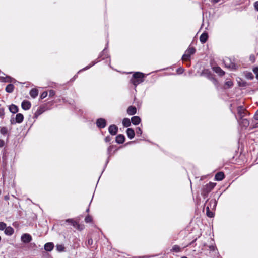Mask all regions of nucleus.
Here are the masks:
<instances>
[{
  "mask_svg": "<svg viewBox=\"0 0 258 258\" xmlns=\"http://www.w3.org/2000/svg\"><path fill=\"white\" fill-rule=\"evenodd\" d=\"M144 77L145 76L143 73L139 72H136L133 74L131 79L130 82L132 83L136 88L138 85L144 81Z\"/></svg>",
  "mask_w": 258,
  "mask_h": 258,
  "instance_id": "f257e3e1",
  "label": "nucleus"
},
{
  "mask_svg": "<svg viewBox=\"0 0 258 258\" xmlns=\"http://www.w3.org/2000/svg\"><path fill=\"white\" fill-rule=\"evenodd\" d=\"M216 184L213 182H209L203 187L202 195L204 198L207 197L208 194L214 188Z\"/></svg>",
  "mask_w": 258,
  "mask_h": 258,
  "instance_id": "f03ea898",
  "label": "nucleus"
},
{
  "mask_svg": "<svg viewBox=\"0 0 258 258\" xmlns=\"http://www.w3.org/2000/svg\"><path fill=\"white\" fill-rule=\"evenodd\" d=\"M196 52V49L194 47L189 48L182 56L183 60H188L190 59V56L194 54Z\"/></svg>",
  "mask_w": 258,
  "mask_h": 258,
  "instance_id": "7ed1b4c3",
  "label": "nucleus"
},
{
  "mask_svg": "<svg viewBox=\"0 0 258 258\" xmlns=\"http://www.w3.org/2000/svg\"><path fill=\"white\" fill-rule=\"evenodd\" d=\"M223 62L225 67L231 70H236L237 68L236 64L234 63L231 62V60L228 58H225L223 60Z\"/></svg>",
  "mask_w": 258,
  "mask_h": 258,
  "instance_id": "20e7f679",
  "label": "nucleus"
},
{
  "mask_svg": "<svg viewBox=\"0 0 258 258\" xmlns=\"http://www.w3.org/2000/svg\"><path fill=\"white\" fill-rule=\"evenodd\" d=\"M217 204V202L215 199L207 200L205 204V206H206V207H208L209 209L214 210L216 207Z\"/></svg>",
  "mask_w": 258,
  "mask_h": 258,
  "instance_id": "39448f33",
  "label": "nucleus"
},
{
  "mask_svg": "<svg viewBox=\"0 0 258 258\" xmlns=\"http://www.w3.org/2000/svg\"><path fill=\"white\" fill-rule=\"evenodd\" d=\"M24 119L23 115L21 113H18L16 115L15 119H11L10 121L11 124H15L16 123H20L22 122Z\"/></svg>",
  "mask_w": 258,
  "mask_h": 258,
  "instance_id": "423d86ee",
  "label": "nucleus"
},
{
  "mask_svg": "<svg viewBox=\"0 0 258 258\" xmlns=\"http://www.w3.org/2000/svg\"><path fill=\"white\" fill-rule=\"evenodd\" d=\"M201 75L205 76L209 79H212L214 82H217V80L213 77L211 72L208 69L204 70L201 73Z\"/></svg>",
  "mask_w": 258,
  "mask_h": 258,
  "instance_id": "0eeeda50",
  "label": "nucleus"
},
{
  "mask_svg": "<svg viewBox=\"0 0 258 258\" xmlns=\"http://www.w3.org/2000/svg\"><path fill=\"white\" fill-rule=\"evenodd\" d=\"M96 125L100 128H104L106 125V120L103 118H99L96 121Z\"/></svg>",
  "mask_w": 258,
  "mask_h": 258,
  "instance_id": "6e6552de",
  "label": "nucleus"
},
{
  "mask_svg": "<svg viewBox=\"0 0 258 258\" xmlns=\"http://www.w3.org/2000/svg\"><path fill=\"white\" fill-rule=\"evenodd\" d=\"M31 236L29 234H24L21 236V240L25 243H28L32 240Z\"/></svg>",
  "mask_w": 258,
  "mask_h": 258,
  "instance_id": "1a4fd4ad",
  "label": "nucleus"
},
{
  "mask_svg": "<svg viewBox=\"0 0 258 258\" xmlns=\"http://www.w3.org/2000/svg\"><path fill=\"white\" fill-rule=\"evenodd\" d=\"M237 111L239 118H243L246 113L245 108L242 106H238L237 108Z\"/></svg>",
  "mask_w": 258,
  "mask_h": 258,
  "instance_id": "9d476101",
  "label": "nucleus"
},
{
  "mask_svg": "<svg viewBox=\"0 0 258 258\" xmlns=\"http://www.w3.org/2000/svg\"><path fill=\"white\" fill-rule=\"evenodd\" d=\"M31 104L30 102L26 100L23 101L21 104L22 108L25 110H27L29 109L31 107Z\"/></svg>",
  "mask_w": 258,
  "mask_h": 258,
  "instance_id": "9b49d317",
  "label": "nucleus"
},
{
  "mask_svg": "<svg viewBox=\"0 0 258 258\" xmlns=\"http://www.w3.org/2000/svg\"><path fill=\"white\" fill-rule=\"evenodd\" d=\"M109 133L112 135H115L118 131V127L115 125H111L108 128Z\"/></svg>",
  "mask_w": 258,
  "mask_h": 258,
  "instance_id": "f8f14e48",
  "label": "nucleus"
},
{
  "mask_svg": "<svg viewBox=\"0 0 258 258\" xmlns=\"http://www.w3.org/2000/svg\"><path fill=\"white\" fill-rule=\"evenodd\" d=\"M213 70L218 74L219 75L222 76L225 74V72L223 71L221 68L219 67H213Z\"/></svg>",
  "mask_w": 258,
  "mask_h": 258,
  "instance_id": "ddd939ff",
  "label": "nucleus"
},
{
  "mask_svg": "<svg viewBox=\"0 0 258 258\" xmlns=\"http://www.w3.org/2000/svg\"><path fill=\"white\" fill-rule=\"evenodd\" d=\"M137 109L135 106H130L127 109V113L130 115H133L136 113Z\"/></svg>",
  "mask_w": 258,
  "mask_h": 258,
  "instance_id": "4468645a",
  "label": "nucleus"
},
{
  "mask_svg": "<svg viewBox=\"0 0 258 258\" xmlns=\"http://www.w3.org/2000/svg\"><path fill=\"white\" fill-rule=\"evenodd\" d=\"M125 141V137L122 134L118 135L116 137V142L118 144H122Z\"/></svg>",
  "mask_w": 258,
  "mask_h": 258,
  "instance_id": "2eb2a0df",
  "label": "nucleus"
},
{
  "mask_svg": "<svg viewBox=\"0 0 258 258\" xmlns=\"http://www.w3.org/2000/svg\"><path fill=\"white\" fill-rule=\"evenodd\" d=\"M225 175L223 172H219L216 174L215 179L216 181H221L224 178Z\"/></svg>",
  "mask_w": 258,
  "mask_h": 258,
  "instance_id": "dca6fc26",
  "label": "nucleus"
},
{
  "mask_svg": "<svg viewBox=\"0 0 258 258\" xmlns=\"http://www.w3.org/2000/svg\"><path fill=\"white\" fill-rule=\"evenodd\" d=\"M240 120H239V123L243 125L244 127H247L249 124V122L247 119L239 118Z\"/></svg>",
  "mask_w": 258,
  "mask_h": 258,
  "instance_id": "f3484780",
  "label": "nucleus"
},
{
  "mask_svg": "<svg viewBox=\"0 0 258 258\" xmlns=\"http://www.w3.org/2000/svg\"><path fill=\"white\" fill-rule=\"evenodd\" d=\"M131 121L133 124L137 125L140 123L141 119L139 116H135L131 118Z\"/></svg>",
  "mask_w": 258,
  "mask_h": 258,
  "instance_id": "a211bd4d",
  "label": "nucleus"
},
{
  "mask_svg": "<svg viewBox=\"0 0 258 258\" xmlns=\"http://www.w3.org/2000/svg\"><path fill=\"white\" fill-rule=\"evenodd\" d=\"M54 247V244L52 242H48L44 245V249L47 251H51Z\"/></svg>",
  "mask_w": 258,
  "mask_h": 258,
  "instance_id": "6ab92c4d",
  "label": "nucleus"
},
{
  "mask_svg": "<svg viewBox=\"0 0 258 258\" xmlns=\"http://www.w3.org/2000/svg\"><path fill=\"white\" fill-rule=\"evenodd\" d=\"M208 34L207 33H202L200 37V40L202 43H205L208 39Z\"/></svg>",
  "mask_w": 258,
  "mask_h": 258,
  "instance_id": "aec40b11",
  "label": "nucleus"
},
{
  "mask_svg": "<svg viewBox=\"0 0 258 258\" xmlns=\"http://www.w3.org/2000/svg\"><path fill=\"white\" fill-rule=\"evenodd\" d=\"M126 134L129 139H132L135 136V131L132 128H128L126 130Z\"/></svg>",
  "mask_w": 258,
  "mask_h": 258,
  "instance_id": "412c9836",
  "label": "nucleus"
},
{
  "mask_svg": "<svg viewBox=\"0 0 258 258\" xmlns=\"http://www.w3.org/2000/svg\"><path fill=\"white\" fill-rule=\"evenodd\" d=\"M14 233V229L10 226L6 227L5 229V233L9 236L12 235Z\"/></svg>",
  "mask_w": 258,
  "mask_h": 258,
  "instance_id": "4be33fe9",
  "label": "nucleus"
},
{
  "mask_svg": "<svg viewBox=\"0 0 258 258\" xmlns=\"http://www.w3.org/2000/svg\"><path fill=\"white\" fill-rule=\"evenodd\" d=\"M29 94H30V95L33 98H35L38 96V91L37 89H36L35 88H33L30 90Z\"/></svg>",
  "mask_w": 258,
  "mask_h": 258,
  "instance_id": "5701e85b",
  "label": "nucleus"
},
{
  "mask_svg": "<svg viewBox=\"0 0 258 258\" xmlns=\"http://www.w3.org/2000/svg\"><path fill=\"white\" fill-rule=\"evenodd\" d=\"M9 110L12 113H16L18 111V108L16 105L12 104L9 106Z\"/></svg>",
  "mask_w": 258,
  "mask_h": 258,
  "instance_id": "b1692460",
  "label": "nucleus"
},
{
  "mask_svg": "<svg viewBox=\"0 0 258 258\" xmlns=\"http://www.w3.org/2000/svg\"><path fill=\"white\" fill-rule=\"evenodd\" d=\"M14 88V85L9 84L6 86L5 90L7 92L10 93L13 92Z\"/></svg>",
  "mask_w": 258,
  "mask_h": 258,
  "instance_id": "393cba45",
  "label": "nucleus"
},
{
  "mask_svg": "<svg viewBox=\"0 0 258 258\" xmlns=\"http://www.w3.org/2000/svg\"><path fill=\"white\" fill-rule=\"evenodd\" d=\"M131 121L128 118H125L122 120V124L124 127H128L131 126Z\"/></svg>",
  "mask_w": 258,
  "mask_h": 258,
  "instance_id": "a878e982",
  "label": "nucleus"
},
{
  "mask_svg": "<svg viewBox=\"0 0 258 258\" xmlns=\"http://www.w3.org/2000/svg\"><path fill=\"white\" fill-rule=\"evenodd\" d=\"M108 56V54L107 52L106 48H105L100 54L99 57L101 58L102 59L107 58Z\"/></svg>",
  "mask_w": 258,
  "mask_h": 258,
  "instance_id": "bb28decb",
  "label": "nucleus"
},
{
  "mask_svg": "<svg viewBox=\"0 0 258 258\" xmlns=\"http://www.w3.org/2000/svg\"><path fill=\"white\" fill-rule=\"evenodd\" d=\"M206 215L208 217L212 218L214 216V213L213 212V210L209 209L208 207H206Z\"/></svg>",
  "mask_w": 258,
  "mask_h": 258,
  "instance_id": "cd10ccee",
  "label": "nucleus"
},
{
  "mask_svg": "<svg viewBox=\"0 0 258 258\" xmlns=\"http://www.w3.org/2000/svg\"><path fill=\"white\" fill-rule=\"evenodd\" d=\"M44 112V108H42V107H40L35 112V116L36 117H37L38 116L40 115Z\"/></svg>",
  "mask_w": 258,
  "mask_h": 258,
  "instance_id": "c85d7f7f",
  "label": "nucleus"
},
{
  "mask_svg": "<svg viewBox=\"0 0 258 258\" xmlns=\"http://www.w3.org/2000/svg\"><path fill=\"white\" fill-rule=\"evenodd\" d=\"M66 222L71 223V225L75 228H76V225H77L78 223L77 221L74 220L73 219H68L66 220Z\"/></svg>",
  "mask_w": 258,
  "mask_h": 258,
  "instance_id": "c756f323",
  "label": "nucleus"
},
{
  "mask_svg": "<svg viewBox=\"0 0 258 258\" xmlns=\"http://www.w3.org/2000/svg\"><path fill=\"white\" fill-rule=\"evenodd\" d=\"M171 251L175 252H179L181 251V248L178 245H174L171 249Z\"/></svg>",
  "mask_w": 258,
  "mask_h": 258,
  "instance_id": "7c9ffc66",
  "label": "nucleus"
},
{
  "mask_svg": "<svg viewBox=\"0 0 258 258\" xmlns=\"http://www.w3.org/2000/svg\"><path fill=\"white\" fill-rule=\"evenodd\" d=\"M2 81L5 82H11L12 81V78L10 77L7 76L6 77H0Z\"/></svg>",
  "mask_w": 258,
  "mask_h": 258,
  "instance_id": "2f4dec72",
  "label": "nucleus"
},
{
  "mask_svg": "<svg viewBox=\"0 0 258 258\" xmlns=\"http://www.w3.org/2000/svg\"><path fill=\"white\" fill-rule=\"evenodd\" d=\"M64 247L63 245L58 244L56 245V249L59 252H62L64 250Z\"/></svg>",
  "mask_w": 258,
  "mask_h": 258,
  "instance_id": "473e14b6",
  "label": "nucleus"
},
{
  "mask_svg": "<svg viewBox=\"0 0 258 258\" xmlns=\"http://www.w3.org/2000/svg\"><path fill=\"white\" fill-rule=\"evenodd\" d=\"M245 77L249 80H252L253 79V75L251 72H246L245 74Z\"/></svg>",
  "mask_w": 258,
  "mask_h": 258,
  "instance_id": "72a5a7b5",
  "label": "nucleus"
},
{
  "mask_svg": "<svg viewBox=\"0 0 258 258\" xmlns=\"http://www.w3.org/2000/svg\"><path fill=\"white\" fill-rule=\"evenodd\" d=\"M0 133L2 135H4L8 133V129L6 127H2L0 128Z\"/></svg>",
  "mask_w": 258,
  "mask_h": 258,
  "instance_id": "f704fd0d",
  "label": "nucleus"
},
{
  "mask_svg": "<svg viewBox=\"0 0 258 258\" xmlns=\"http://www.w3.org/2000/svg\"><path fill=\"white\" fill-rule=\"evenodd\" d=\"M225 85L227 88H231V87L233 86V83L232 81H231V80H228L225 83Z\"/></svg>",
  "mask_w": 258,
  "mask_h": 258,
  "instance_id": "c9c22d12",
  "label": "nucleus"
},
{
  "mask_svg": "<svg viewBox=\"0 0 258 258\" xmlns=\"http://www.w3.org/2000/svg\"><path fill=\"white\" fill-rule=\"evenodd\" d=\"M75 228H76L77 230L79 231H81L84 228V226L83 225H81L79 223H78L77 225H76Z\"/></svg>",
  "mask_w": 258,
  "mask_h": 258,
  "instance_id": "e433bc0d",
  "label": "nucleus"
},
{
  "mask_svg": "<svg viewBox=\"0 0 258 258\" xmlns=\"http://www.w3.org/2000/svg\"><path fill=\"white\" fill-rule=\"evenodd\" d=\"M113 149V146H109L107 149V154H108V158L111 156V152Z\"/></svg>",
  "mask_w": 258,
  "mask_h": 258,
  "instance_id": "4c0bfd02",
  "label": "nucleus"
},
{
  "mask_svg": "<svg viewBox=\"0 0 258 258\" xmlns=\"http://www.w3.org/2000/svg\"><path fill=\"white\" fill-rule=\"evenodd\" d=\"M92 220V218L91 216H90L89 215H88L87 216H86L85 219V221L86 223H89V222H91Z\"/></svg>",
  "mask_w": 258,
  "mask_h": 258,
  "instance_id": "58836bf2",
  "label": "nucleus"
},
{
  "mask_svg": "<svg viewBox=\"0 0 258 258\" xmlns=\"http://www.w3.org/2000/svg\"><path fill=\"white\" fill-rule=\"evenodd\" d=\"M6 228V224L4 222H0V230H3Z\"/></svg>",
  "mask_w": 258,
  "mask_h": 258,
  "instance_id": "ea45409f",
  "label": "nucleus"
},
{
  "mask_svg": "<svg viewBox=\"0 0 258 258\" xmlns=\"http://www.w3.org/2000/svg\"><path fill=\"white\" fill-rule=\"evenodd\" d=\"M98 61H93L92 62V63L88 66H87L86 67H85L84 69H83L84 70H86L87 69H89L90 68H91L92 66H94V64H95L97 62H98Z\"/></svg>",
  "mask_w": 258,
  "mask_h": 258,
  "instance_id": "a19ab883",
  "label": "nucleus"
},
{
  "mask_svg": "<svg viewBox=\"0 0 258 258\" xmlns=\"http://www.w3.org/2000/svg\"><path fill=\"white\" fill-rule=\"evenodd\" d=\"M5 115V110L3 108H0V118H3Z\"/></svg>",
  "mask_w": 258,
  "mask_h": 258,
  "instance_id": "79ce46f5",
  "label": "nucleus"
},
{
  "mask_svg": "<svg viewBox=\"0 0 258 258\" xmlns=\"http://www.w3.org/2000/svg\"><path fill=\"white\" fill-rule=\"evenodd\" d=\"M136 134L138 136H141V134H142V130L141 129V128L140 127H138L137 129H136Z\"/></svg>",
  "mask_w": 258,
  "mask_h": 258,
  "instance_id": "37998d69",
  "label": "nucleus"
},
{
  "mask_svg": "<svg viewBox=\"0 0 258 258\" xmlns=\"http://www.w3.org/2000/svg\"><path fill=\"white\" fill-rule=\"evenodd\" d=\"M47 94L48 93L47 92H43L40 95V98L41 99L45 98L47 96Z\"/></svg>",
  "mask_w": 258,
  "mask_h": 258,
  "instance_id": "c03bdc74",
  "label": "nucleus"
},
{
  "mask_svg": "<svg viewBox=\"0 0 258 258\" xmlns=\"http://www.w3.org/2000/svg\"><path fill=\"white\" fill-rule=\"evenodd\" d=\"M55 92L53 90H50L49 91V95L50 97H53L55 95Z\"/></svg>",
  "mask_w": 258,
  "mask_h": 258,
  "instance_id": "a18cd8bd",
  "label": "nucleus"
},
{
  "mask_svg": "<svg viewBox=\"0 0 258 258\" xmlns=\"http://www.w3.org/2000/svg\"><path fill=\"white\" fill-rule=\"evenodd\" d=\"M253 71L254 73L256 75V78L258 79V67H255L253 68Z\"/></svg>",
  "mask_w": 258,
  "mask_h": 258,
  "instance_id": "49530a36",
  "label": "nucleus"
},
{
  "mask_svg": "<svg viewBox=\"0 0 258 258\" xmlns=\"http://www.w3.org/2000/svg\"><path fill=\"white\" fill-rule=\"evenodd\" d=\"M86 243L89 245H91L93 244V239L92 238H89Z\"/></svg>",
  "mask_w": 258,
  "mask_h": 258,
  "instance_id": "de8ad7c7",
  "label": "nucleus"
},
{
  "mask_svg": "<svg viewBox=\"0 0 258 258\" xmlns=\"http://www.w3.org/2000/svg\"><path fill=\"white\" fill-rule=\"evenodd\" d=\"M254 118L255 120H258V110L256 111L255 115H254ZM256 127H258V122L256 124Z\"/></svg>",
  "mask_w": 258,
  "mask_h": 258,
  "instance_id": "09e8293b",
  "label": "nucleus"
},
{
  "mask_svg": "<svg viewBox=\"0 0 258 258\" xmlns=\"http://www.w3.org/2000/svg\"><path fill=\"white\" fill-rule=\"evenodd\" d=\"M111 140V137L109 136H107L105 138V141L106 142H110V141Z\"/></svg>",
  "mask_w": 258,
  "mask_h": 258,
  "instance_id": "8fccbe9b",
  "label": "nucleus"
},
{
  "mask_svg": "<svg viewBox=\"0 0 258 258\" xmlns=\"http://www.w3.org/2000/svg\"><path fill=\"white\" fill-rule=\"evenodd\" d=\"M209 248L210 251H215L216 248L215 246L214 245H210L209 246Z\"/></svg>",
  "mask_w": 258,
  "mask_h": 258,
  "instance_id": "3c124183",
  "label": "nucleus"
},
{
  "mask_svg": "<svg viewBox=\"0 0 258 258\" xmlns=\"http://www.w3.org/2000/svg\"><path fill=\"white\" fill-rule=\"evenodd\" d=\"M254 9L258 11V1H256L254 4Z\"/></svg>",
  "mask_w": 258,
  "mask_h": 258,
  "instance_id": "603ef678",
  "label": "nucleus"
},
{
  "mask_svg": "<svg viewBox=\"0 0 258 258\" xmlns=\"http://www.w3.org/2000/svg\"><path fill=\"white\" fill-rule=\"evenodd\" d=\"M5 145V142L4 140L0 139V147H3Z\"/></svg>",
  "mask_w": 258,
  "mask_h": 258,
  "instance_id": "864d4df0",
  "label": "nucleus"
},
{
  "mask_svg": "<svg viewBox=\"0 0 258 258\" xmlns=\"http://www.w3.org/2000/svg\"><path fill=\"white\" fill-rule=\"evenodd\" d=\"M183 70L181 68H180L177 70V72L179 74H181L183 72Z\"/></svg>",
  "mask_w": 258,
  "mask_h": 258,
  "instance_id": "5fc2aeb1",
  "label": "nucleus"
},
{
  "mask_svg": "<svg viewBox=\"0 0 258 258\" xmlns=\"http://www.w3.org/2000/svg\"><path fill=\"white\" fill-rule=\"evenodd\" d=\"M197 240V239H195L194 241H192L191 242H190L189 244H188L187 245H186L185 247H188V246L189 245H191L192 244H193V243L196 241Z\"/></svg>",
  "mask_w": 258,
  "mask_h": 258,
  "instance_id": "6e6d98bb",
  "label": "nucleus"
},
{
  "mask_svg": "<svg viewBox=\"0 0 258 258\" xmlns=\"http://www.w3.org/2000/svg\"><path fill=\"white\" fill-rule=\"evenodd\" d=\"M4 199H5V200H6V201H7V200H8L9 199V195H6V196H5L4 197Z\"/></svg>",
  "mask_w": 258,
  "mask_h": 258,
  "instance_id": "4d7b16f0",
  "label": "nucleus"
},
{
  "mask_svg": "<svg viewBox=\"0 0 258 258\" xmlns=\"http://www.w3.org/2000/svg\"><path fill=\"white\" fill-rule=\"evenodd\" d=\"M220 0H211L212 2L213 3H217L219 2Z\"/></svg>",
  "mask_w": 258,
  "mask_h": 258,
  "instance_id": "13d9d810",
  "label": "nucleus"
},
{
  "mask_svg": "<svg viewBox=\"0 0 258 258\" xmlns=\"http://www.w3.org/2000/svg\"><path fill=\"white\" fill-rule=\"evenodd\" d=\"M89 208H88V209H87L86 210V212H89Z\"/></svg>",
  "mask_w": 258,
  "mask_h": 258,
  "instance_id": "bf43d9fd",
  "label": "nucleus"
},
{
  "mask_svg": "<svg viewBox=\"0 0 258 258\" xmlns=\"http://www.w3.org/2000/svg\"><path fill=\"white\" fill-rule=\"evenodd\" d=\"M181 258H187L186 256H182Z\"/></svg>",
  "mask_w": 258,
  "mask_h": 258,
  "instance_id": "052dcab7",
  "label": "nucleus"
},
{
  "mask_svg": "<svg viewBox=\"0 0 258 258\" xmlns=\"http://www.w3.org/2000/svg\"><path fill=\"white\" fill-rule=\"evenodd\" d=\"M108 159H107V162H106V164L108 162Z\"/></svg>",
  "mask_w": 258,
  "mask_h": 258,
  "instance_id": "680f3d73",
  "label": "nucleus"
}]
</instances>
